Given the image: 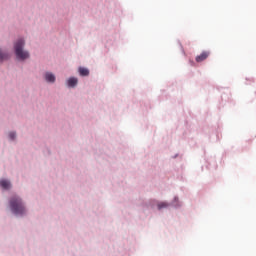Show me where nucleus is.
I'll return each mask as SVG.
<instances>
[{"label": "nucleus", "mask_w": 256, "mask_h": 256, "mask_svg": "<svg viewBox=\"0 0 256 256\" xmlns=\"http://www.w3.org/2000/svg\"><path fill=\"white\" fill-rule=\"evenodd\" d=\"M23 47H25V40L20 38L16 41L14 45V49H15L17 59H21L22 61H25V59H29V52L23 50Z\"/></svg>", "instance_id": "obj_2"}, {"label": "nucleus", "mask_w": 256, "mask_h": 256, "mask_svg": "<svg viewBox=\"0 0 256 256\" xmlns=\"http://www.w3.org/2000/svg\"><path fill=\"white\" fill-rule=\"evenodd\" d=\"M45 80L48 82V83H55V75L53 73H50V72H47L45 74Z\"/></svg>", "instance_id": "obj_4"}, {"label": "nucleus", "mask_w": 256, "mask_h": 256, "mask_svg": "<svg viewBox=\"0 0 256 256\" xmlns=\"http://www.w3.org/2000/svg\"><path fill=\"white\" fill-rule=\"evenodd\" d=\"M210 53L207 51L202 52L200 55L196 56V62L202 63V61H205L209 57Z\"/></svg>", "instance_id": "obj_3"}, {"label": "nucleus", "mask_w": 256, "mask_h": 256, "mask_svg": "<svg viewBox=\"0 0 256 256\" xmlns=\"http://www.w3.org/2000/svg\"><path fill=\"white\" fill-rule=\"evenodd\" d=\"M77 83H78V80L75 77H71L67 81L68 87H75V85H77Z\"/></svg>", "instance_id": "obj_6"}, {"label": "nucleus", "mask_w": 256, "mask_h": 256, "mask_svg": "<svg viewBox=\"0 0 256 256\" xmlns=\"http://www.w3.org/2000/svg\"><path fill=\"white\" fill-rule=\"evenodd\" d=\"M10 208L15 215H23V213H25V206L23 205V201L17 196L11 198Z\"/></svg>", "instance_id": "obj_1"}, {"label": "nucleus", "mask_w": 256, "mask_h": 256, "mask_svg": "<svg viewBox=\"0 0 256 256\" xmlns=\"http://www.w3.org/2000/svg\"><path fill=\"white\" fill-rule=\"evenodd\" d=\"M79 73L82 77H87L89 75V69L80 67Z\"/></svg>", "instance_id": "obj_7"}, {"label": "nucleus", "mask_w": 256, "mask_h": 256, "mask_svg": "<svg viewBox=\"0 0 256 256\" xmlns=\"http://www.w3.org/2000/svg\"><path fill=\"white\" fill-rule=\"evenodd\" d=\"M7 59H9V54L3 52V50H0V61H5Z\"/></svg>", "instance_id": "obj_8"}, {"label": "nucleus", "mask_w": 256, "mask_h": 256, "mask_svg": "<svg viewBox=\"0 0 256 256\" xmlns=\"http://www.w3.org/2000/svg\"><path fill=\"white\" fill-rule=\"evenodd\" d=\"M0 186L2 189H11V182L8 180H0Z\"/></svg>", "instance_id": "obj_5"}, {"label": "nucleus", "mask_w": 256, "mask_h": 256, "mask_svg": "<svg viewBox=\"0 0 256 256\" xmlns=\"http://www.w3.org/2000/svg\"><path fill=\"white\" fill-rule=\"evenodd\" d=\"M9 137H10V139H15V137H16L15 132H10Z\"/></svg>", "instance_id": "obj_10"}, {"label": "nucleus", "mask_w": 256, "mask_h": 256, "mask_svg": "<svg viewBox=\"0 0 256 256\" xmlns=\"http://www.w3.org/2000/svg\"><path fill=\"white\" fill-rule=\"evenodd\" d=\"M169 205L165 202H161L158 204V209H165V207H168Z\"/></svg>", "instance_id": "obj_9"}]
</instances>
